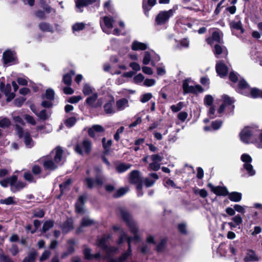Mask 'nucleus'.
I'll use <instances>...</instances> for the list:
<instances>
[{
  "label": "nucleus",
  "instance_id": "nucleus-53",
  "mask_svg": "<svg viewBox=\"0 0 262 262\" xmlns=\"http://www.w3.org/2000/svg\"><path fill=\"white\" fill-rule=\"evenodd\" d=\"M241 160L244 163V164H251L252 159L250 155L247 154H244L241 156Z\"/></svg>",
  "mask_w": 262,
  "mask_h": 262
},
{
  "label": "nucleus",
  "instance_id": "nucleus-21",
  "mask_svg": "<svg viewBox=\"0 0 262 262\" xmlns=\"http://www.w3.org/2000/svg\"><path fill=\"white\" fill-rule=\"evenodd\" d=\"M129 106L128 100L126 98H121L118 100L116 103V112L125 110Z\"/></svg>",
  "mask_w": 262,
  "mask_h": 262
},
{
  "label": "nucleus",
  "instance_id": "nucleus-58",
  "mask_svg": "<svg viewBox=\"0 0 262 262\" xmlns=\"http://www.w3.org/2000/svg\"><path fill=\"white\" fill-rule=\"evenodd\" d=\"M33 216L37 217H42L44 216V211L41 209H34L33 211Z\"/></svg>",
  "mask_w": 262,
  "mask_h": 262
},
{
  "label": "nucleus",
  "instance_id": "nucleus-41",
  "mask_svg": "<svg viewBox=\"0 0 262 262\" xmlns=\"http://www.w3.org/2000/svg\"><path fill=\"white\" fill-rule=\"evenodd\" d=\"M131 166L130 164L121 163L116 166V170L118 172L122 173L129 169Z\"/></svg>",
  "mask_w": 262,
  "mask_h": 262
},
{
  "label": "nucleus",
  "instance_id": "nucleus-8",
  "mask_svg": "<svg viewBox=\"0 0 262 262\" xmlns=\"http://www.w3.org/2000/svg\"><path fill=\"white\" fill-rule=\"evenodd\" d=\"M256 128L252 127H245L240 133V138L242 142L245 143H250L252 137L256 135Z\"/></svg>",
  "mask_w": 262,
  "mask_h": 262
},
{
  "label": "nucleus",
  "instance_id": "nucleus-28",
  "mask_svg": "<svg viewBox=\"0 0 262 262\" xmlns=\"http://www.w3.org/2000/svg\"><path fill=\"white\" fill-rule=\"evenodd\" d=\"M131 48L133 51L145 50L147 48V45L135 40L133 42Z\"/></svg>",
  "mask_w": 262,
  "mask_h": 262
},
{
  "label": "nucleus",
  "instance_id": "nucleus-2",
  "mask_svg": "<svg viewBox=\"0 0 262 262\" xmlns=\"http://www.w3.org/2000/svg\"><path fill=\"white\" fill-rule=\"evenodd\" d=\"M52 154L54 156V159H47L43 162L45 168L50 170L55 169L61 164L62 150L60 147H57Z\"/></svg>",
  "mask_w": 262,
  "mask_h": 262
},
{
  "label": "nucleus",
  "instance_id": "nucleus-6",
  "mask_svg": "<svg viewBox=\"0 0 262 262\" xmlns=\"http://www.w3.org/2000/svg\"><path fill=\"white\" fill-rule=\"evenodd\" d=\"M92 148V143L88 139H84L78 143L75 147V151L81 155H88Z\"/></svg>",
  "mask_w": 262,
  "mask_h": 262
},
{
  "label": "nucleus",
  "instance_id": "nucleus-54",
  "mask_svg": "<svg viewBox=\"0 0 262 262\" xmlns=\"http://www.w3.org/2000/svg\"><path fill=\"white\" fill-rule=\"evenodd\" d=\"M144 76L142 74H138L136 75L134 78V82L136 84H140L144 81Z\"/></svg>",
  "mask_w": 262,
  "mask_h": 262
},
{
  "label": "nucleus",
  "instance_id": "nucleus-1",
  "mask_svg": "<svg viewBox=\"0 0 262 262\" xmlns=\"http://www.w3.org/2000/svg\"><path fill=\"white\" fill-rule=\"evenodd\" d=\"M118 212L123 221L128 226L130 232L134 235V236H128L127 233L119 226L115 225L113 227L114 230L119 231V237L117 242L118 244H121L123 242L126 241L128 243V249L127 251L123 252L118 258L111 259L110 262H123L126 260L132 254L131 244L132 243H137L140 241L137 224L133 219L127 210L125 208L121 207L118 208Z\"/></svg>",
  "mask_w": 262,
  "mask_h": 262
},
{
  "label": "nucleus",
  "instance_id": "nucleus-24",
  "mask_svg": "<svg viewBox=\"0 0 262 262\" xmlns=\"http://www.w3.org/2000/svg\"><path fill=\"white\" fill-rule=\"evenodd\" d=\"M96 1V0H76L75 3L77 11L80 12H82V8L84 6L92 4Z\"/></svg>",
  "mask_w": 262,
  "mask_h": 262
},
{
  "label": "nucleus",
  "instance_id": "nucleus-36",
  "mask_svg": "<svg viewBox=\"0 0 262 262\" xmlns=\"http://www.w3.org/2000/svg\"><path fill=\"white\" fill-rule=\"evenodd\" d=\"M229 199L234 202H238L242 199V193L237 192H232L230 193H228Z\"/></svg>",
  "mask_w": 262,
  "mask_h": 262
},
{
  "label": "nucleus",
  "instance_id": "nucleus-12",
  "mask_svg": "<svg viewBox=\"0 0 262 262\" xmlns=\"http://www.w3.org/2000/svg\"><path fill=\"white\" fill-rule=\"evenodd\" d=\"M183 89L184 94L189 93L198 94L203 92V89L199 85H196L195 86L189 85L187 80H185L183 81Z\"/></svg>",
  "mask_w": 262,
  "mask_h": 262
},
{
  "label": "nucleus",
  "instance_id": "nucleus-57",
  "mask_svg": "<svg viewBox=\"0 0 262 262\" xmlns=\"http://www.w3.org/2000/svg\"><path fill=\"white\" fill-rule=\"evenodd\" d=\"M128 191V188H121L119 189H118L117 191V192L114 194V197L115 198H119L124 194L126 193V192Z\"/></svg>",
  "mask_w": 262,
  "mask_h": 262
},
{
  "label": "nucleus",
  "instance_id": "nucleus-20",
  "mask_svg": "<svg viewBox=\"0 0 262 262\" xmlns=\"http://www.w3.org/2000/svg\"><path fill=\"white\" fill-rule=\"evenodd\" d=\"M229 25L231 30H239L241 33L244 32L241 19L239 18L238 16H236L235 19L231 21Z\"/></svg>",
  "mask_w": 262,
  "mask_h": 262
},
{
  "label": "nucleus",
  "instance_id": "nucleus-42",
  "mask_svg": "<svg viewBox=\"0 0 262 262\" xmlns=\"http://www.w3.org/2000/svg\"><path fill=\"white\" fill-rule=\"evenodd\" d=\"M37 255V252L35 250L30 252L28 256L23 260V262H34Z\"/></svg>",
  "mask_w": 262,
  "mask_h": 262
},
{
  "label": "nucleus",
  "instance_id": "nucleus-47",
  "mask_svg": "<svg viewBox=\"0 0 262 262\" xmlns=\"http://www.w3.org/2000/svg\"><path fill=\"white\" fill-rule=\"evenodd\" d=\"M31 110L32 111L36 114V115L40 119H42V120H46L47 117H48V116L47 115V113H46V110H42L39 113H37L36 112H35V111L33 110V107L32 106L31 107Z\"/></svg>",
  "mask_w": 262,
  "mask_h": 262
},
{
  "label": "nucleus",
  "instance_id": "nucleus-16",
  "mask_svg": "<svg viewBox=\"0 0 262 262\" xmlns=\"http://www.w3.org/2000/svg\"><path fill=\"white\" fill-rule=\"evenodd\" d=\"M208 186L210 188L212 192L217 195L226 196L228 194L227 188L222 186H214L212 184L209 183Z\"/></svg>",
  "mask_w": 262,
  "mask_h": 262
},
{
  "label": "nucleus",
  "instance_id": "nucleus-13",
  "mask_svg": "<svg viewBox=\"0 0 262 262\" xmlns=\"http://www.w3.org/2000/svg\"><path fill=\"white\" fill-rule=\"evenodd\" d=\"M129 179L130 183L136 184L137 188H140L141 187V185L142 184L143 180L139 171H132L130 173Z\"/></svg>",
  "mask_w": 262,
  "mask_h": 262
},
{
  "label": "nucleus",
  "instance_id": "nucleus-38",
  "mask_svg": "<svg viewBox=\"0 0 262 262\" xmlns=\"http://www.w3.org/2000/svg\"><path fill=\"white\" fill-rule=\"evenodd\" d=\"M39 28L43 32H53V27L48 23L42 22L39 24Z\"/></svg>",
  "mask_w": 262,
  "mask_h": 262
},
{
  "label": "nucleus",
  "instance_id": "nucleus-45",
  "mask_svg": "<svg viewBox=\"0 0 262 262\" xmlns=\"http://www.w3.org/2000/svg\"><path fill=\"white\" fill-rule=\"evenodd\" d=\"M0 203L9 205L11 204H15L16 202L14 201L13 197L9 196L5 199H1L0 200Z\"/></svg>",
  "mask_w": 262,
  "mask_h": 262
},
{
  "label": "nucleus",
  "instance_id": "nucleus-27",
  "mask_svg": "<svg viewBox=\"0 0 262 262\" xmlns=\"http://www.w3.org/2000/svg\"><path fill=\"white\" fill-rule=\"evenodd\" d=\"M26 186V184L25 182L21 181H17L15 180L11 184V191L13 192H16L22 189Z\"/></svg>",
  "mask_w": 262,
  "mask_h": 262
},
{
  "label": "nucleus",
  "instance_id": "nucleus-34",
  "mask_svg": "<svg viewBox=\"0 0 262 262\" xmlns=\"http://www.w3.org/2000/svg\"><path fill=\"white\" fill-rule=\"evenodd\" d=\"M82 92L84 95L89 96L96 92L95 91V89L91 86L89 84L85 83L82 89Z\"/></svg>",
  "mask_w": 262,
  "mask_h": 262
},
{
  "label": "nucleus",
  "instance_id": "nucleus-3",
  "mask_svg": "<svg viewBox=\"0 0 262 262\" xmlns=\"http://www.w3.org/2000/svg\"><path fill=\"white\" fill-rule=\"evenodd\" d=\"M238 92L245 96L250 95L254 98H262V91L256 88L251 89L244 79L240 80L239 81Z\"/></svg>",
  "mask_w": 262,
  "mask_h": 262
},
{
  "label": "nucleus",
  "instance_id": "nucleus-30",
  "mask_svg": "<svg viewBox=\"0 0 262 262\" xmlns=\"http://www.w3.org/2000/svg\"><path fill=\"white\" fill-rule=\"evenodd\" d=\"M222 36V33L220 31H215L212 33V37L207 39L208 44L212 45L213 41L220 42Z\"/></svg>",
  "mask_w": 262,
  "mask_h": 262
},
{
  "label": "nucleus",
  "instance_id": "nucleus-49",
  "mask_svg": "<svg viewBox=\"0 0 262 262\" xmlns=\"http://www.w3.org/2000/svg\"><path fill=\"white\" fill-rule=\"evenodd\" d=\"M10 124V121L7 118H0V127L6 128L8 127Z\"/></svg>",
  "mask_w": 262,
  "mask_h": 262
},
{
  "label": "nucleus",
  "instance_id": "nucleus-32",
  "mask_svg": "<svg viewBox=\"0 0 262 262\" xmlns=\"http://www.w3.org/2000/svg\"><path fill=\"white\" fill-rule=\"evenodd\" d=\"M17 179V178L15 175H13L11 177L7 178L0 181V184L4 187H7L9 185H10V187L11 188V184L14 181L16 180Z\"/></svg>",
  "mask_w": 262,
  "mask_h": 262
},
{
  "label": "nucleus",
  "instance_id": "nucleus-55",
  "mask_svg": "<svg viewBox=\"0 0 262 262\" xmlns=\"http://www.w3.org/2000/svg\"><path fill=\"white\" fill-rule=\"evenodd\" d=\"M72 181L71 179H68L63 183L60 185V188L62 193L66 191V188L71 184Z\"/></svg>",
  "mask_w": 262,
  "mask_h": 262
},
{
  "label": "nucleus",
  "instance_id": "nucleus-9",
  "mask_svg": "<svg viewBox=\"0 0 262 262\" xmlns=\"http://www.w3.org/2000/svg\"><path fill=\"white\" fill-rule=\"evenodd\" d=\"M16 130L19 138H24L25 145L28 148L32 147L34 145V142L30 137L28 131L24 130L21 127L16 125Z\"/></svg>",
  "mask_w": 262,
  "mask_h": 262
},
{
  "label": "nucleus",
  "instance_id": "nucleus-39",
  "mask_svg": "<svg viewBox=\"0 0 262 262\" xmlns=\"http://www.w3.org/2000/svg\"><path fill=\"white\" fill-rule=\"evenodd\" d=\"M243 168L245 169L249 177L255 175L256 172L251 164H244Z\"/></svg>",
  "mask_w": 262,
  "mask_h": 262
},
{
  "label": "nucleus",
  "instance_id": "nucleus-15",
  "mask_svg": "<svg viewBox=\"0 0 262 262\" xmlns=\"http://www.w3.org/2000/svg\"><path fill=\"white\" fill-rule=\"evenodd\" d=\"M3 60L5 64L10 65L15 63V53L10 50L6 51L3 53Z\"/></svg>",
  "mask_w": 262,
  "mask_h": 262
},
{
  "label": "nucleus",
  "instance_id": "nucleus-43",
  "mask_svg": "<svg viewBox=\"0 0 262 262\" xmlns=\"http://www.w3.org/2000/svg\"><path fill=\"white\" fill-rule=\"evenodd\" d=\"M76 121V118L74 116H73L66 119L64 121V124L68 127H71L74 125Z\"/></svg>",
  "mask_w": 262,
  "mask_h": 262
},
{
  "label": "nucleus",
  "instance_id": "nucleus-14",
  "mask_svg": "<svg viewBox=\"0 0 262 262\" xmlns=\"http://www.w3.org/2000/svg\"><path fill=\"white\" fill-rule=\"evenodd\" d=\"M260 257L252 249H247L244 257L245 262H257L260 260Z\"/></svg>",
  "mask_w": 262,
  "mask_h": 262
},
{
  "label": "nucleus",
  "instance_id": "nucleus-37",
  "mask_svg": "<svg viewBox=\"0 0 262 262\" xmlns=\"http://www.w3.org/2000/svg\"><path fill=\"white\" fill-rule=\"evenodd\" d=\"M74 74V72L71 71L69 73L64 75L62 79L63 82L68 86L70 85L72 82V77Z\"/></svg>",
  "mask_w": 262,
  "mask_h": 262
},
{
  "label": "nucleus",
  "instance_id": "nucleus-19",
  "mask_svg": "<svg viewBox=\"0 0 262 262\" xmlns=\"http://www.w3.org/2000/svg\"><path fill=\"white\" fill-rule=\"evenodd\" d=\"M215 69L217 73L221 77L225 76L228 71L227 66L221 61L217 62Z\"/></svg>",
  "mask_w": 262,
  "mask_h": 262
},
{
  "label": "nucleus",
  "instance_id": "nucleus-7",
  "mask_svg": "<svg viewBox=\"0 0 262 262\" xmlns=\"http://www.w3.org/2000/svg\"><path fill=\"white\" fill-rule=\"evenodd\" d=\"M103 24L101 23V27L104 32L110 34L112 33L115 35H120V31L118 29H115L113 31H111V29L113 28V20L112 18L108 16H105L103 18Z\"/></svg>",
  "mask_w": 262,
  "mask_h": 262
},
{
  "label": "nucleus",
  "instance_id": "nucleus-35",
  "mask_svg": "<svg viewBox=\"0 0 262 262\" xmlns=\"http://www.w3.org/2000/svg\"><path fill=\"white\" fill-rule=\"evenodd\" d=\"M73 221L72 219H68L61 226L63 232L67 233L73 229Z\"/></svg>",
  "mask_w": 262,
  "mask_h": 262
},
{
  "label": "nucleus",
  "instance_id": "nucleus-61",
  "mask_svg": "<svg viewBox=\"0 0 262 262\" xmlns=\"http://www.w3.org/2000/svg\"><path fill=\"white\" fill-rule=\"evenodd\" d=\"M156 81L154 79H146L143 81V85L146 86H151L155 84Z\"/></svg>",
  "mask_w": 262,
  "mask_h": 262
},
{
  "label": "nucleus",
  "instance_id": "nucleus-40",
  "mask_svg": "<svg viewBox=\"0 0 262 262\" xmlns=\"http://www.w3.org/2000/svg\"><path fill=\"white\" fill-rule=\"evenodd\" d=\"M94 224V222L93 220L90 219L89 217H84L83 218L80 228L78 229V231H80L81 228L84 227H88L91 226Z\"/></svg>",
  "mask_w": 262,
  "mask_h": 262
},
{
  "label": "nucleus",
  "instance_id": "nucleus-64",
  "mask_svg": "<svg viewBox=\"0 0 262 262\" xmlns=\"http://www.w3.org/2000/svg\"><path fill=\"white\" fill-rule=\"evenodd\" d=\"M188 114L185 112H181L178 115V119L182 122H184L187 118Z\"/></svg>",
  "mask_w": 262,
  "mask_h": 262
},
{
  "label": "nucleus",
  "instance_id": "nucleus-46",
  "mask_svg": "<svg viewBox=\"0 0 262 262\" xmlns=\"http://www.w3.org/2000/svg\"><path fill=\"white\" fill-rule=\"evenodd\" d=\"M152 97V94L150 93H147L141 95L140 98V100L142 103H145L148 101Z\"/></svg>",
  "mask_w": 262,
  "mask_h": 262
},
{
  "label": "nucleus",
  "instance_id": "nucleus-31",
  "mask_svg": "<svg viewBox=\"0 0 262 262\" xmlns=\"http://www.w3.org/2000/svg\"><path fill=\"white\" fill-rule=\"evenodd\" d=\"M222 98L223 100V104H225L227 108L230 110V112H232L234 108V105H232L234 102L233 100L228 96L225 95L222 96Z\"/></svg>",
  "mask_w": 262,
  "mask_h": 262
},
{
  "label": "nucleus",
  "instance_id": "nucleus-44",
  "mask_svg": "<svg viewBox=\"0 0 262 262\" xmlns=\"http://www.w3.org/2000/svg\"><path fill=\"white\" fill-rule=\"evenodd\" d=\"M85 27V24L83 23H77L72 26V30L74 33L83 30Z\"/></svg>",
  "mask_w": 262,
  "mask_h": 262
},
{
  "label": "nucleus",
  "instance_id": "nucleus-5",
  "mask_svg": "<svg viewBox=\"0 0 262 262\" xmlns=\"http://www.w3.org/2000/svg\"><path fill=\"white\" fill-rule=\"evenodd\" d=\"M177 5L174 6L172 9L167 11H161L156 17V24L157 25H164L168 23L169 18L171 17L178 10Z\"/></svg>",
  "mask_w": 262,
  "mask_h": 262
},
{
  "label": "nucleus",
  "instance_id": "nucleus-52",
  "mask_svg": "<svg viewBox=\"0 0 262 262\" xmlns=\"http://www.w3.org/2000/svg\"><path fill=\"white\" fill-rule=\"evenodd\" d=\"M161 164L160 163L152 161L149 164L148 169L154 171H158L160 168Z\"/></svg>",
  "mask_w": 262,
  "mask_h": 262
},
{
  "label": "nucleus",
  "instance_id": "nucleus-33",
  "mask_svg": "<svg viewBox=\"0 0 262 262\" xmlns=\"http://www.w3.org/2000/svg\"><path fill=\"white\" fill-rule=\"evenodd\" d=\"M152 55H154V51H146L144 52L143 59V63L145 65L148 64L151 61L152 63Z\"/></svg>",
  "mask_w": 262,
  "mask_h": 262
},
{
  "label": "nucleus",
  "instance_id": "nucleus-62",
  "mask_svg": "<svg viewBox=\"0 0 262 262\" xmlns=\"http://www.w3.org/2000/svg\"><path fill=\"white\" fill-rule=\"evenodd\" d=\"M232 221L237 226L239 225L243 222V219L241 216L237 214L232 218Z\"/></svg>",
  "mask_w": 262,
  "mask_h": 262
},
{
  "label": "nucleus",
  "instance_id": "nucleus-29",
  "mask_svg": "<svg viewBox=\"0 0 262 262\" xmlns=\"http://www.w3.org/2000/svg\"><path fill=\"white\" fill-rule=\"evenodd\" d=\"M214 53L217 58L219 57V55L223 54L225 57H226L228 54V52L226 47L221 46L219 45H215L214 46Z\"/></svg>",
  "mask_w": 262,
  "mask_h": 262
},
{
  "label": "nucleus",
  "instance_id": "nucleus-4",
  "mask_svg": "<svg viewBox=\"0 0 262 262\" xmlns=\"http://www.w3.org/2000/svg\"><path fill=\"white\" fill-rule=\"evenodd\" d=\"M110 238V235H104L98 239L97 244L98 247H100L106 253V255L103 257L104 259L109 258L112 254L116 253L118 251L117 247L107 246V242Z\"/></svg>",
  "mask_w": 262,
  "mask_h": 262
},
{
  "label": "nucleus",
  "instance_id": "nucleus-25",
  "mask_svg": "<svg viewBox=\"0 0 262 262\" xmlns=\"http://www.w3.org/2000/svg\"><path fill=\"white\" fill-rule=\"evenodd\" d=\"M157 0H143V8L144 13L146 16H148V11L156 4Z\"/></svg>",
  "mask_w": 262,
  "mask_h": 262
},
{
  "label": "nucleus",
  "instance_id": "nucleus-18",
  "mask_svg": "<svg viewBox=\"0 0 262 262\" xmlns=\"http://www.w3.org/2000/svg\"><path fill=\"white\" fill-rule=\"evenodd\" d=\"M0 88L1 91L6 95L7 101H10L14 98L15 95L13 93H10L11 88L10 84H8L5 86L4 83H2Z\"/></svg>",
  "mask_w": 262,
  "mask_h": 262
},
{
  "label": "nucleus",
  "instance_id": "nucleus-60",
  "mask_svg": "<svg viewBox=\"0 0 262 262\" xmlns=\"http://www.w3.org/2000/svg\"><path fill=\"white\" fill-rule=\"evenodd\" d=\"M106 139L105 138L102 139V142L103 148L104 149L107 151L108 150L109 148L111 147L112 144V141L111 140H108L107 142H105Z\"/></svg>",
  "mask_w": 262,
  "mask_h": 262
},
{
  "label": "nucleus",
  "instance_id": "nucleus-51",
  "mask_svg": "<svg viewBox=\"0 0 262 262\" xmlns=\"http://www.w3.org/2000/svg\"><path fill=\"white\" fill-rule=\"evenodd\" d=\"M184 103L182 102H179L177 105H172L170 106V109L171 111L176 113L180 111L183 107Z\"/></svg>",
  "mask_w": 262,
  "mask_h": 262
},
{
  "label": "nucleus",
  "instance_id": "nucleus-23",
  "mask_svg": "<svg viewBox=\"0 0 262 262\" xmlns=\"http://www.w3.org/2000/svg\"><path fill=\"white\" fill-rule=\"evenodd\" d=\"M85 199V196L83 195L80 196L78 200L75 205L76 210L77 213L83 214L85 212L84 203Z\"/></svg>",
  "mask_w": 262,
  "mask_h": 262
},
{
  "label": "nucleus",
  "instance_id": "nucleus-11",
  "mask_svg": "<svg viewBox=\"0 0 262 262\" xmlns=\"http://www.w3.org/2000/svg\"><path fill=\"white\" fill-rule=\"evenodd\" d=\"M98 97V96L97 92L93 93L92 95L88 96L85 100V103L92 107L97 108L100 107L103 102V97L100 98Z\"/></svg>",
  "mask_w": 262,
  "mask_h": 262
},
{
  "label": "nucleus",
  "instance_id": "nucleus-56",
  "mask_svg": "<svg viewBox=\"0 0 262 262\" xmlns=\"http://www.w3.org/2000/svg\"><path fill=\"white\" fill-rule=\"evenodd\" d=\"M46 98L49 100H52L54 98V92L52 89H48L46 92Z\"/></svg>",
  "mask_w": 262,
  "mask_h": 262
},
{
  "label": "nucleus",
  "instance_id": "nucleus-63",
  "mask_svg": "<svg viewBox=\"0 0 262 262\" xmlns=\"http://www.w3.org/2000/svg\"><path fill=\"white\" fill-rule=\"evenodd\" d=\"M124 128L123 126H121L120 128H119L115 134L114 135V139L118 141L120 139V134L122 133L124 131Z\"/></svg>",
  "mask_w": 262,
  "mask_h": 262
},
{
  "label": "nucleus",
  "instance_id": "nucleus-10",
  "mask_svg": "<svg viewBox=\"0 0 262 262\" xmlns=\"http://www.w3.org/2000/svg\"><path fill=\"white\" fill-rule=\"evenodd\" d=\"M103 102H105L103 105L105 113L108 115H112L116 113V110L113 106L115 103L114 97L112 96H106L103 97Z\"/></svg>",
  "mask_w": 262,
  "mask_h": 262
},
{
  "label": "nucleus",
  "instance_id": "nucleus-50",
  "mask_svg": "<svg viewBox=\"0 0 262 262\" xmlns=\"http://www.w3.org/2000/svg\"><path fill=\"white\" fill-rule=\"evenodd\" d=\"M53 225L54 223L52 221H47L45 222L43 225L42 231L43 232H46L47 231L51 228L53 226Z\"/></svg>",
  "mask_w": 262,
  "mask_h": 262
},
{
  "label": "nucleus",
  "instance_id": "nucleus-59",
  "mask_svg": "<svg viewBox=\"0 0 262 262\" xmlns=\"http://www.w3.org/2000/svg\"><path fill=\"white\" fill-rule=\"evenodd\" d=\"M24 178L26 180L28 181L30 183H33L35 182V179L33 177L32 174L30 172H25L24 173Z\"/></svg>",
  "mask_w": 262,
  "mask_h": 262
},
{
  "label": "nucleus",
  "instance_id": "nucleus-22",
  "mask_svg": "<svg viewBox=\"0 0 262 262\" xmlns=\"http://www.w3.org/2000/svg\"><path fill=\"white\" fill-rule=\"evenodd\" d=\"M85 182L88 187L92 188L95 185H102L104 182V179L97 176L95 181L91 178H86Z\"/></svg>",
  "mask_w": 262,
  "mask_h": 262
},
{
  "label": "nucleus",
  "instance_id": "nucleus-26",
  "mask_svg": "<svg viewBox=\"0 0 262 262\" xmlns=\"http://www.w3.org/2000/svg\"><path fill=\"white\" fill-rule=\"evenodd\" d=\"M83 253L85 258L86 259L91 260L93 259H99L101 257V255L100 253H97L94 255L91 254V250L89 248H85L83 251Z\"/></svg>",
  "mask_w": 262,
  "mask_h": 262
},
{
  "label": "nucleus",
  "instance_id": "nucleus-17",
  "mask_svg": "<svg viewBox=\"0 0 262 262\" xmlns=\"http://www.w3.org/2000/svg\"><path fill=\"white\" fill-rule=\"evenodd\" d=\"M104 131V129L102 126L100 125H94L91 128H89L88 133L91 137L96 138Z\"/></svg>",
  "mask_w": 262,
  "mask_h": 262
},
{
  "label": "nucleus",
  "instance_id": "nucleus-48",
  "mask_svg": "<svg viewBox=\"0 0 262 262\" xmlns=\"http://www.w3.org/2000/svg\"><path fill=\"white\" fill-rule=\"evenodd\" d=\"M214 98L210 95H207L204 98V103L205 105L211 106L213 102Z\"/></svg>",
  "mask_w": 262,
  "mask_h": 262
}]
</instances>
